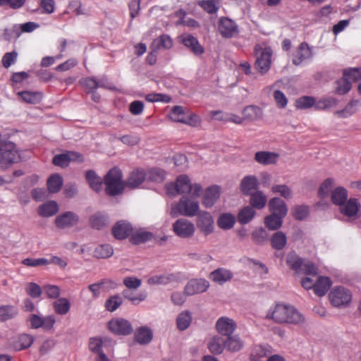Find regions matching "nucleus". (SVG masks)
<instances>
[{
    "label": "nucleus",
    "instance_id": "obj_1",
    "mask_svg": "<svg viewBox=\"0 0 361 361\" xmlns=\"http://www.w3.org/2000/svg\"><path fill=\"white\" fill-rule=\"evenodd\" d=\"M267 317L279 324H300L305 322L304 316L293 306L285 304H277L269 312Z\"/></svg>",
    "mask_w": 361,
    "mask_h": 361
},
{
    "label": "nucleus",
    "instance_id": "obj_2",
    "mask_svg": "<svg viewBox=\"0 0 361 361\" xmlns=\"http://www.w3.org/2000/svg\"><path fill=\"white\" fill-rule=\"evenodd\" d=\"M200 204L197 200L188 196H183L178 203L171 206V215L176 217L178 215L193 217L200 212Z\"/></svg>",
    "mask_w": 361,
    "mask_h": 361
},
{
    "label": "nucleus",
    "instance_id": "obj_3",
    "mask_svg": "<svg viewBox=\"0 0 361 361\" xmlns=\"http://www.w3.org/2000/svg\"><path fill=\"white\" fill-rule=\"evenodd\" d=\"M121 171L118 168L111 169L104 176V183L106 185V192L110 196H116L124 190L125 184L122 180Z\"/></svg>",
    "mask_w": 361,
    "mask_h": 361
},
{
    "label": "nucleus",
    "instance_id": "obj_4",
    "mask_svg": "<svg viewBox=\"0 0 361 361\" xmlns=\"http://www.w3.org/2000/svg\"><path fill=\"white\" fill-rule=\"evenodd\" d=\"M329 298L333 305L341 307L350 303L352 295L347 288L339 286L334 288L329 293Z\"/></svg>",
    "mask_w": 361,
    "mask_h": 361
},
{
    "label": "nucleus",
    "instance_id": "obj_5",
    "mask_svg": "<svg viewBox=\"0 0 361 361\" xmlns=\"http://www.w3.org/2000/svg\"><path fill=\"white\" fill-rule=\"evenodd\" d=\"M196 216V225L201 233L208 235L214 232V221L209 212L201 210Z\"/></svg>",
    "mask_w": 361,
    "mask_h": 361
},
{
    "label": "nucleus",
    "instance_id": "obj_6",
    "mask_svg": "<svg viewBox=\"0 0 361 361\" xmlns=\"http://www.w3.org/2000/svg\"><path fill=\"white\" fill-rule=\"evenodd\" d=\"M195 231V224L186 219H178L173 224V231L177 236L182 238L192 237Z\"/></svg>",
    "mask_w": 361,
    "mask_h": 361
},
{
    "label": "nucleus",
    "instance_id": "obj_7",
    "mask_svg": "<svg viewBox=\"0 0 361 361\" xmlns=\"http://www.w3.org/2000/svg\"><path fill=\"white\" fill-rule=\"evenodd\" d=\"M109 330L117 335H129L133 328L129 321L123 318L113 319L108 324Z\"/></svg>",
    "mask_w": 361,
    "mask_h": 361
},
{
    "label": "nucleus",
    "instance_id": "obj_8",
    "mask_svg": "<svg viewBox=\"0 0 361 361\" xmlns=\"http://www.w3.org/2000/svg\"><path fill=\"white\" fill-rule=\"evenodd\" d=\"M79 216L73 212H66L57 216L54 224L59 229L72 228L78 224Z\"/></svg>",
    "mask_w": 361,
    "mask_h": 361
},
{
    "label": "nucleus",
    "instance_id": "obj_9",
    "mask_svg": "<svg viewBox=\"0 0 361 361\" xmlns=\"http://www.w3.org/2000/svg\"><path fill=\"white\" fill-rule=\"evenodd\" d=\"M209 287L208 281L204 279H193L189 281L185 286L184 293L186 295H193L205 292Z\"/></svg>",
    "mask_w": 361,
    "mask_h": 361
},
{
    "label": "nucleus",
    "instance_id": "obj_10",
    "mask_svg": "<svg viewBox=\"0 0 361 361\" xmlns=\"http://www.w3.org/2000/svg\"><path fill=\"white\" fill-rule=\"evenodd\" d=\"M313 54L309 45L306 42H302L293 52L292 62L295 66H300L303 62L310 60Z\"/></svg>",
    "mask_w": 361,
    "mask_h": 361
},
{
    "label": "nucleus",
    "instance_id": "obj_11",
    "mask_svg": "<svg viewBox=\"0 0 361 361\" xmlns=\"http://www.w3.org/2000/svg\"><path fill=\"white\" fill-rule=\"evenodd\" d=\"M218 30L224 38H231L238 33V26L231 19L226 17L219 20Z\"/></svg>",
    "mask_w": 361,
    "mask_h": 361
},
{
    "label": "nucleus",
    "instance_id": "obj_12",
    "mask_svg": "<svg viewBox=\"0 0 361 361\" xmlns=\"http://www.w3.org/2000/svg\"><path fill=\"white\" fill-rule=\"evenodd\" d=\"M271 55V49L265 47L262 50L260 56L257 57L255 67L261 74H264L269 70Z\"/></svg>",
    "mask_w": 361,
    "mask_h": 361
},
{
    "label": "nucleus",
    "instance_id": "obj_13",
    "mask_svg": "<svg viewBox=\"0 0 361 361\" xmlns=\"http://www.w3.org/2000/svg\"><path fill=\"white\" fill-rule=\"evenodd\" d=\"M71 161H83L82 156L75 152H68L67 153L57 154L53 158V164L55 166L66 167Z\"/></svg>",
    "mask_w": 361,
    "mask_h": 361
},
{
    "label": "nucleus",
    "instance_id": "obj_14",
    "mask_svg": "<svg viewBox=\"0 0 361 361\" xmlns=\"http://www.w3.org/2000/svg\"><path fill=\"white\" fill-rule=\"evenodd\" d=\"M236 327V323L232 319L226 317H220L216 323L217 331L223 336L232 335Z\"/></svg>",
    "mask_w": 361,
    "mask_h": 361
},
{
    "label": "nucleus",
    "instance_id": "obj_15",
    "mask_svg": "<svg viewBox=\"0 0 361 361\" xmlns=\"http://www.w3.org/2000/svg\"><path fill=\"white\" fill-rule=\"evenodd\" d=\"M360 207L357 199L350 198L340 207V212L350 219H356L358 217Z\"/></svg>",
    "mask_w": 361,
    "mask_h": 361
},
{
    "label": "nucleus",
    "instance_id": "obj_16",
    "mask_svg": "<svg viewBox=\"0 0 361 361\" xmlns=\"http://www.w3.org/2000/svg\"><path fill=\"white\" fill-rule=\"evenodd\" d=\"M219 197V188L216 185L209 186L206 188L203 193L202 204L206 208H211L214 205Z\"/></svg>",
    "mask_w": 361,
    "mask_h": 361
},
{
    "label": "nucleus",
    "instance_id": "obj_17",
    "mask_svg": "<svg viewBox=\"0 0 361 361\" xmlns=\"http://www.w3.org/2000/svg\"><path fill=\"white\" fill-rule=\"evenodd\" d=\"M259 180L255 176L248 175L245 176L240 181V190L245 195H249L258 190Z\"/></svg>",
    "mask_w": 361,
    "mask_h": 361
},
{
    "label": "nucleus",
    "instance_id": "obj_18",
    "mask_svg": "<svg viewBox=\"0 0 361 361\" xmlns=\"http://www.w3.org/2000/svg\"><path fill=\"white\" fill-rule=\"evenodd\" d=\"M233 277V272L226 268H218L209 274V279L219 285L231 281Z\"/></svg>",
    "mask_w": 361,
    "mask_h": 361
},
{
    "label": "nucleus",
    "instance_id": "obj_19",
    "mask_svg": "<svg viewBox=\"0 0 361 361\" xmlns=\"http://www.w3.org/2000/svg\"><path fill=\"white\" fill-rule=\"evenodd\" d=\"M132 226L126 221H118L112 228V234L119 240L126 238L132 233Z\"/></svg>",
    "mask_w": 361,
    "mask_h": 361
},
{
    "label": "nucleus",
    "instance_id": "obj_20",
    "mask_svg": "<svg viewBox=\"0 0 361 361\" xmlns=\"http://www.w3.org/2000/svg\"><path fill=\"white\" fill-rule=\"evenodd\" d=\"M269 209L271 214L285 217L288 213V208L285 202L279 197L271 198L268 204Z\"/></svg>",
    "mask_w": 361,
    "mask_h": 361
},
{
    "label": "nucleus",
    "instance_id": "obj_21",
    "mask_svg": "<svg viewBox=\"0 0 361 361\" xmlns=\"http://www.w3.org/2000/svg\"><path fill=\"white\" fill-rule=\"evenodd\" d=\"M279 157L275 152L260 151L255 153V160L262 165H270L276 164Z\"/></svg>",
    "mask_w": 361,
    "mask_h": 361
},
{
    "label": "nucleus",
    "instance_id": "obj_22",
    "mask_svg": "<svg viewBox=\"0 0 361 361\" xmlns=\"http://www.w3.org/2000/svg\"><path fill=\"white\" fill-rule=\"evenodd\" d=\"M33 337L27 334L18 336L13 343V347L16 351L23 350L30 348L33 343Z\"/></svg>",
    "mask_w": 361,
    "mask_h": 361
},
{
    "label": "nucleus",
    "instance_id": "obj_23",
    "mask_svg": "<svg viewBox=\"0 0 361 361\" xmlns=\"http://www.w3.org/2000/svg\"><path fill=\"white\" fill-rule=\"evenodd\" d=\"M306 261L300 258L295 252L291 251L286 256V264L296 273L302 272L303 264Z\"/></svg>",
    "mask_w": 361,
    "mask_h": 361
},
{
    "label": "nucleus",
    "instance_id": "obj_24",
    "mask_svg": "<svg viewBox=\"0 0 361 361\" xmlns=\"http://www.w3.org/2000/svg\"><path fill=\"white\" fill-rule=\"evenodd\" d=\"M183 44L189 48L195 55H200L204 52L203 47L200 44L197 38L190 35L182 37Z\"/></svg>",
    "mask_w": 361,
    "mask_h": 361
},
{
    "label": "nucleus",
    "instance_id": "obj_25",
    "mask_svg": "<svg viewBox=\"0 0 361 361\" xmlns=\"http://www.w3.org/2000/svg\"><path fill=\"white\" fill-rule=\"evenodd\" d=\"M145 179V173L142 169H135L133 170L127 181L126 186L130 188H135L138 187Z\"/></svg>",
    "mask_w": 361,
    "mask_h": 361
},
{
    "label": "nucleus",
    "instance_id": "obj_26",
    "mask_svg": "<svg viewBox=\"0 0 361 361\" xmlns=\"http://www.w3.org/2000/svg\"><path fill=\"white\" fill-rule=\"evenodd\" d=\"M172 46L173 42L171 38L167 35H162L153 40L150 49L154 50V51H157L160 49H169Z\"/></svg>",
    "mask_w": 361,
    "mask_h": 361
},
{
    "label": "nucleus",
    "instance_id": "obj_27",
    "mask_svg": "<svg viewBox=\"0 0 361 361\" xmlns=\"http://www.w3.org/2000/svg\"><path fill=\"white\" fill-rule=\"evenodd\" d=\"M243 116L244 120L255 121L262 118L263 111L259 106L250 105L244 108Z\"/></svg>",
    "mask_w": 361,
    "mask_h": 361
},
{
    "label": "nucleus",
    "instance_id": "obj_28",
    "mask_svg": "<svg viewBox=\"0 0 361 361\" xmlns=\"http://www.w3.org/2000/svg\"><path fill=\"white\" fill-rule=\"evenodd\" d=\"M153 334L147 326H141L136 329L135 338L137 343L142 345L148 344L152 339Z\"/></svg>",
    "mask_w": 361,
    "mask_h": 361
},
{
    "label": "nucleus",
    "instance_id": "obj_29",
    "mask_svg": "<svg viewBox=\"0 0 361 361\" xmlns=\"http://www.w3.org/2000/svg\"><path fill=\"white\" fill-rule=\"evenodd\" d=\"M177 279L178 277L174 274H164L149 278L147 283L149 285H166L177 281Z\"/></svg>",
    "mask_w": 361,
    "mask_h": 361
},
{
    "label": "nucleus",
    "instance_id": "obj_30",
    "mask_svg": "<svg viewBox=\"0 0 361 361\" xmlns=\"http://www.w3.org/2000/svg\"><path fill=\"white\" fill-rule=\"evenodd\" d=\"M250 195V207L257 209H261L265 207L267 202V197L262 191L257 190Z\"/></svg>",
    "mask_w": 361,
    "mask_h": 361
},
{
    "label": "nucleus",
    "instance_id": "obj_31",
    "mask_svg": "<svg viewBox=\"0 0 361 361\" xmlns=\"http://www.w3.org/2000/svg\"><path fill=\"white\" fill-rule=\"evenodd\" d=\"M59 211V207L56 202L49 201L42 204L38 208V214L42 217H50L56 214Z\"/></svg>",
    "mask_w": 361,
    "mask_h": 361
},
{
    "label": "nucleus",
    "instance_id": "obj_32",
    "mask_svg": "<svg viewBox=\"0 0 361 361\" xmlns=\"http://www.w3.org/2000/svg\"><path fill=\"white\" fill-rule=\"evenodd\" d=\"M331 281L329 278L319 276L314 284V293L319 297L324 295L329 290Z\"/></svg>",
    "mask_w": 361,
    "mask_h": 361
},
{
    "label": "nucleus",
    "instance_id": "obj_33",
    "mask_svg": "<svg viewBox=\"0 0 361 361\" xmlns=\"http://www.w3.org/2000/svg\"><path fill=\"white\" fill-rule=\"evenodd\" d=\"M361 104L359 100H352L342 110L336 111L334 114L339 118H347L353 115Z\"/></svg>",
    "mask_w": 361,
    "mask_h": 361
},
{
    "label": "nucleus",
    "instance_id": "obj_34",
    "mask_svg": "<svg viewBox=\"0 0 361 361\" xmlns=\"http://www.w3.org/2000/svg\"><path fill=\"white\" fill-rule=\"evenodd\" d=\"M226 348L231 352L240 351L244 346V343L238 335H231L225 339Z\"/></svg>",
    "mask_w": 361,
    "mask_h": 361
},
{
    "label": "nucleus",
    "instance_id": "obj_35",
    "mask_svg": "<svg viewBox=\"0 0 361 361\" xmlns=\"http://www.w3.org/2000/svg\"><path fill=\"white\" fill-rule=\"evenodd\" d=\"M331 199L334 204L341 207L347 201L348 192L343 187H338L331 192Z\"/></svg>",
    "mask_w": 361,
    "mask_h": 361
},
{
    "label": "nucleus",
    "instance_id": "obj_36",
    "mask_svg": "<svg viewBox=\"0 0 361 361\" xmlns=\"http://www.w3.org/2000/svg\"><path fill=\"white\" fill-rule=\"evenodd\" d=\"M270 243L272 248L277 250H281L287 244L286 235L282 231H276L272 235L270 239Z\"/></svg>",
    "mask_w": 361,
    "mask_h": 361
},
{
    "label": "nucleus",
    "instance_id": "obj_37",
    "mask_svg": "<svg viewBox=\"0 0 361 361\" xmlns=\"http://www.w3.org/2000/svg\"><path fill=\"white\" fill-rule=\"evenodd\" d=\"M18 314V309L13 305L0 306V322H6L15 318Z\"/></svg>",
    "mask_w": 361,
    "mask_h": 361
},
{
    "label": "nucleus",
    "instance_id": "obj_38",
    "mask_svg": "<svg viewBox=\"0 0 361 361\" xmlns=\"http://www.w3.org/2000/svg\"><path fill=\"white\" fill-rule=\"evenodd\" d=\"M18 94L25 102L32 104L39 103L42 99V94L40 92L23 91L19 92Z\"/></svg>",
    "mask_w": 361,
    "mask_h": 361
},
{
    "label": "nucleus",
    "instance_id": "obj_39",
    "mask_svg": "<svg viewBox=\"0 0 361 361\" xmlns=\"http://www.w3.org/2000/svg\"><path fill=\"white\" fill-rule=\"evenodd\" d=\"M235 223V216L229 213H224L221 214L217 220V224L219 227L224 230L231 229L233 228Z\"/></svg>",
    "mask_w": 361,
    "mask_h": 361
},
{
    "label": "nucleus",
    "instance_id": "obj_40",
    "mask_svg": "<svg viewBox=\"0 0 361 361\" xmlns=\"http://www.w3.org/2000/svg\"><path fill=\"white\" fill-rule=\"evenodd\" d=\"M85 178L90 188L94 191H99L102 185V180L94 171L89 170L86 172Z\"/></svg>",
    "mask_w": 361,
    "mask_h": 361
},
{
    "label": "nucleus",
    "instance_id": "obj_41",
    "mask_svg": "<svg viewBox=\"0 0 361 361\" xmlns=\"http://www.w3.org/2000/svg\"><path fill=\"white\" fill-rule=\"evenodd\" d=\"M53 307L56 313L64 315L69 312L71 303L67 298H60L54 302Z\"/></svg>",
    "mask_w": 361,
    "mask_h": 361
},
{
    "label": "nucleus",
    "instance_id": "obj_42",
    "mask_svg": "<svg viewBox=\"0 0 361 361\" xmlns=\"http://www.w3.org/2000/svg\"><path fill=\"white\" fill-rule=\"evenodd\" d=\"M208 348L212 353L221 354L226 348L225 339L220 336H214L209 342Z\"/></svg>",
    "mask_w": 361,
    "mask_h": 361
},
{
    "label": "nucleus",
    "instance_id": "obj_43",
    "mask_svg": "<svg viewBox=\"0 0 361 361\" xmlns=\"http://www.w3.org/2000/svg\"><path fill=\"white\" fill-rule=\"evenodd\" d=\"M255 211L250 206L243 207L238 213V221L242 224L249 223L255 216Z\"/></svg>",
    "mask_w": 361,
    "mask_h": 361
},
{
    "label": "nucleus",
    "instance_id": "obj_44",
    "mask_svg": "<svg viewBox=\"0 0 361 361\" xmlns=\"http://www.w3.org/2000/svg\"><path fill=\"white\" fill-rule=\"evenodd\" d=\"M192 322V317L188 311L181 312L176 318L177 328L180 331L187 329Z\"/></svg>",
    "mask_w": 361,
    "mask_h": 361
},
{
    "label": "nucleus",
    "instance_id": "obj_45",
    "mask_svg": "<svg viewBox=\"0 0 361 361\" xmlns=\"http://www.w3.org/2000/svg\"><path fill=\"white\" fill-rule=\"evenodd\" d=\"M63 185L61 176L57 173L51 176L47 180V188L50 192H58Z\"/></svg>",
    "mask_w": 361,
    "mask_h": 361
},
{
    "label": "nucleus",
    "instance_id": "obj_46",
    "mask_svg": "<svg viewBox=\"0 0 361 361\" xmlns=\"http://www.w3.org/2000/svg\"><path fill=\"white\" fill-rule=\"evenodd\" d=\"M123 303V298L118 294L110 296L105 302L104 307L109 312H114Z\"/></svg>",
    "mask_w": 361,
    "mask_h": 361
},
{
    "label": "nucleus",
    "instance_id": "obj_47",
    "mask_svg": "<svg viewBox=\"0 0 361 361\" xmlns=\"http://www.w3.org/2000/svg\"><path fill=\"white\" fill-rule=\"evenodd\" d=\"M114 254V250L110 245H100L94 250V256L97 258H109Z\"/></svg>",
    "mask_w": 361,
    "mask_h": 361
},
{
    "label": "nucleus",
    "instance_id": "obj_48",
    "mask_svg": "<svg viewBox=\"0 0 361 361\" xmlns=\"http://www.w3.org/2000/svg\"><path fill=\"white\" fill-rule=\"evenodd\" d=\"M282 219V217L271 214L265 218L264 224L269 229L274 231L281 228L283 224Z\"/></svg>",
    "mask_w": 361,
    "mask_h": 361
},
{
    "label": "nucleus",
    "instance_id": "obj_49",
    "mask_svg": "<svg viewBox=\"0 0 361 361\" xmlns=\"http://www.w3.org/2000/svg\"><path fill=\"white\" fill-rule=\"evenodd\" d=\"M108 222V217L106 214L102 213H97L91 216L90 224L91 226L96 229H101L106 225Z\"/></svg>",
    "mask_w": 361,
    "mask_h": 361
},
{
    "label": "nucleus",
    "instance_id": "obj_50",
    "mask_svg": "<svg viewBox=\"0 0 361 361\" xmlns=\"http://www.w3.org/2000/svg\"><path fill=\"white\" fill-rule=\"evenodd\" d=\"M122 295L125 298L129 300L135 305H137L140 302L144 301L147 296V294L145 292H141L137 295H134L129 290H123Z\"/></svg>",
    "mask_w": 361,
    "mask_h": 361
},
{
    "label": "nucleus",
    "instance_id": "obj_51",
    "mask_svg": "<svg viewBox=\"0 0 361 361\" xmlns=\"http://www.w3.org/2000/svg\"><path fill=\"white\" fill-rule=\"evenodd\" d=\"M185 109L180 106H175L173 107L171 114L170 118L175 122L183 123L186 122L185 118L187 116L185 113Z\"/></svg>",
    "mask_w": 361,
    "mask_h": 361
},
{
    "label": "nucleus",
    "instance_id": "obj_52",
    "mask_svg": "<svg viewBox=\"0 0 361 361\" xmlns=\"http://www.w3.org/2000/svg\"><path fill=\"white\" fill-rule=\"evenodd\" d=\"M310 209L308 206L304 204L295 205L292 209L293 216L299 221L305 219L309 215Z\"/></svg>",
    "mask_w": 361,
    "mask_h": 361
},
{
    "label": "nucleus",
    "instance_id": "obj_53",
    "mask_svg": "<svg viewBox=\"0 0 361 361\" xmlns=\"http://www.w3.org/2000/svg\"><path fill=\"white\" fill-rule=\"evenodd\" d=\"M176 183L178 185V194H185L187 193L188 189L190 188V185L191 183L189 177L186 175H180L176 179Z\"/></svg>",
    "mask_w": 361,
    "mask_h": 361
},
{
    "label": "nucleus",
    "instance_id": "obj_54",
    "mask_svg": "<svg viewBox=\"0 0 361 361\" xmlns=\"http://www.w3.org/2000/svg\"><path fill=\"white\" fill-rule=\"evenodd\" d=\"M336 93L340 95L348 93L351 89V83L348 78L345 77L336 82Z\"/></svg>",
    "mask_w": 361,
    "mask_h": 361
},
{
    "label": "nucleus",
    "instance_id": "obj_55",
    "mask_svg": "<svg viewBox=\"0 0 361 361\" xmlns=\"http://www.w3.org/2000/svg\"><path fill=\"white\" fill-rule=\"evenodd\" d=\"M152 237V234L146 231H138L131 235L130 241L133 244H140L149 240Z\"/></svg>",
    "mask_w": 361,
    "mask_h": 361
},
{
    "label": "nucleus",
    "instance_id": "obj_56",
    "mask_svg": "<svg viewBox=\"0 0 361 361\" xmlns=\"http://www.w3.org/2000/svg\"><path fill=\"white\" fill-rule=\"evenodd\" d=\"M315 103V99L310 96H303L295 101L297 109H306L312 107Z\"/></svg>",
    "mask_w": 361,
    "mask_h": 361
},
{
    "label": "nucleus",
    "instance_id": "obj_57",
    "mask_svg": "<svg viewBox=\"0 0 361 361\" xmlns=\"http://www.w3.org/2000/svg\"><path fill=\"white\" fill-rule=\"evenodd\" d=\"M271 191L275 194H279L281 196L286 199H290L292 197V190L286 185H274L271 187Z\"/></svg>",
    "mask_w": 361,
    "mask_h": 361
},
{
    "label": "nucleus",
    "instance_id": "obj_58",
    "mask_svg": "<svg viewBox=\"0 0 361 361\" xmlns=\"http://www.w3.org/2000/svg\"><path fill=\"white\" fill-rule=\"evenodd\" d=\"M218 0H202L199 5L208 13H215L219 9Z\"/></svg>",
    "mask_w": 361,
    "mask_h": 361
},
{
    "label": "nucleus",
    "instance_id": "obj_59",
    "mask_svg": "<svg viewBox=\"0 0 361 361\" xmlns=\"http://www.w3.org/2000/svg\"><path fill=\"white\" fill-rule=\"evenodd\" d=\"M334 185V179L329 178L326 179L320 185L318 194L320 197H326Z\"/></svg>",
    "mask_w": 361,
    "mask_h": 361
},
{
    "label": "nucleus",
    "instance_id": "obj_60",
    "mask_svg": "<svg viewBox=\"0 0 361 361\" xmlns=\"http://www.w3.org/2000/svg\"><path fill=\"white\" fill-rule=\"evenodd\" d=\"M42 290L50 299H58L61 294L59 287L55 285H45L42 287Z\"/></svg>",
    "mask_w": 361,
    "mask_h": 361
},
{
    "label": "nucleus",
    "instance_id": "obj_61",
    "mask_svg": "<svg viewBox=\"0 0 361 361\" xmlns=\"http://www.w3.org/2000/svg\"><path fill=\"white\" fill-rule=\"evenodd\" d=\"M20 34V27L19 25H15L11 28L5 30L4 37L6 40L10 41L18 38Z\"/></svg>",
    "mask_w": 361,
    "mask_h": 361
},
{
    "label": "nucleus",
    "instance_id": "obj_62",
    "mask_svg": "<svg viewBox=\"0 0 361 361\" xmlns=\"http://www.w3.org/2000/svg\"><path fill=\"white\" fill-rule=\"evenodd\" d=\"M344 77L348 78L353 81L361 80V68H353L345 70L343 72Z\"/></svg>",
    "mask_w": 361,
    "mask_h": 361
},
{
    "label": "nucleus",
    "instance_id": "obj_63",
    "mask_svg": "<svg viewBox=\"0 0 361 361\" xmlns=\"http://www.w3.org/2000/svg\"><path fill=\"white\" fill-rule=\"evenodd\" d=\"M26 291L32 298H39L43 293L42 288L35 283H30L26 288Z\"/></svg>",
    "mask_w": 361,
    "mask_h": 361
},
{
    "label": "nucleus",
    "instance_id": "obj_64",
    "mask_svg": "<svg viewBox=\"0 0 361 361\" xmlns=\"http://www.w3.org/2000/svg\"><path fill=\"white\" fill-rule=\"evenodd\" d=\"M141 283L140 279L133 276L125 277L123 279V284L128 289H137L141 286Z\"/></svg>",
    "mask_w": 361,
    "mask_h": 361
}]
</instances>
